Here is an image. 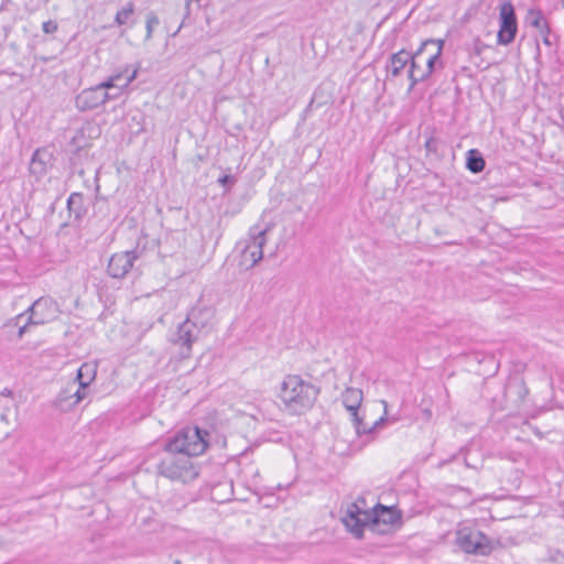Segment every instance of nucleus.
<instances>
[{
	"instance_id": "nucleus-7",
	"label": "nucleus",
	"mask_w": 564,
	"mask_h": 564,
	"mask_svg": "<svg viewBox=\"0 0 564 564\" xmlns=\"http://www.w3.org/2000/svg\"><path fill=\"white\" fill-rule=\"evenodd\" d=\"M24 314H29V323L43 325L57 317L58 307L56 302L51 297H40L24 313L19 314L12 319L14 325H19Z\"/></svg>"
},
{
	"instance_id": "nucleus-10",
	"label": "nucleus",
	"mask_w": 564,
	"mask_h": 564,
	"mask_svg": "<svg viewBox=\"0 0 564 564\" xmlns=\"http://www.w3.org/2000/svg\"><path fill=\"white\" fill-rule=\"evenodd\" d=\"M346 529L357 539H361L365 528L371 530V513L361 510L357 503H350L341 519Z\"/></svg>"
},
{
	"instance_id": "nucleus-4",
	"label": "nucleus",
	"mask_w": 564,
	"mask_h": 564,
	"mask_svg": "<svg viewBox=\"0 0 564 564\" xmlns=\"http://www.w3.org/2000/svg\"><path fill=\"white\" fill-rule=\"evenodd\" d=\"M456 543L465 553L479 556L490 555L500 545L481 531L467 528L457 532Z\"/></svg>"
},
{
	"instance_id": "nucleus-14",
	"label": "nucleus",
	"mask_w": 564,
	"mask_h": 564,
	"mask_svg": "<svg viewBox=\"0 0 564 564\" xmlns=\"http://www.w3.org/2000/svg\"><path fill=\"white\" fill-rule=\"evenodd\" d=\"M426 54L419 47L411 54V62L408 68V78L410 80L409 90L411 91L419 83L427 80L426 73L424 69L423 57Z\"/></svg>"
},
{
	"instance_id": "nucleus-30",
	"label": "nucleus",
	"mask_w": 564,
	"mask_h": 564,
	"mask_svg": "<svg viewBox=\"0 0 564 564\" xmlns=\"http://www.w3.org/2000/svg\"><path fill=\"white\" fill-rule=\"evenodd\" d=\"M87 389L88 387H83L79 384L77 390L73 392L72 397H74V400L72 401V404L74 408L87 398Z\"/></svg>"
},
{
	"instance_id": "nucleus-21",
	"label": "nucleus",
	"mask_w": 564,
	"mask_h": 564,
	"mask_svg": "<svg viewBox=\"0 0 564 564\" xmlns=\"http://www.w3.org/2000/svg\"><path fill=\"white\" fill-rule=\"evenodd\" d=\"M485 165H486L485 159L482 158L481 153L478 150L471 149L467 152L466 167L471 173L482 172L485 169Z\"/></svg>"
},
{
	"instance_id": "nucleus-28",
	"label": "nucleus",
	"mask_w": 564,
	"mask_h": 564,
	"mask_svg": "<svg viewBox=\"0 0 564 564\" xmlns=\"http://www.w3.org/2000/svg\"><path fill=\"white\" fill-rule=\"evenodd\" d=\"M132 13H133V4L128 3L127 7L122 8L121 10H119L117 12L115 20L119 25H122V24L127 23V21L129 20V18L131 17Z\"/></svg>"
},
{
	"instance_id": "nucleus-13",
	"label": "nucleus",
	"mask_w": 564,
	"mask_h": 564,
	"mask_svg": "<svg viewBox=\"0 0 564 564\" xmlns=\"http://www.w3.org/2000/svg\"><path fill=\"white\" fill-rule=\"evenodd\" d=\"M135 259L134 251L115 253L108 262L107 272L115 279H122L131 270Z\"/></svg>"
},
{
	"instance_id": "nucleus-2",
	"label": "nucleus",
	"mask_w": 564,
	"mask_h": 564,
	"mask_svg": "<svg viewBox=\"0 0 564 564\" xmlns=\"http://www.w3.org/2000/svg\"><path fill=\"white\" fill-rule=\"evenodd\" d=\"M209 433L198 426H186L165 443L166 453H180L186 457L199 456L208 447Z\"/></svg>"
},
{
	"instance_id": "nucleus-18",
	"label": "nucleus",
	"mask_w": 564,
	"mask_h": 564,
	"mask_svg": "<svg viewBox=\"0 0 564 564\" xmlns=\"http://www.w3.org/2000/svg\"><path fill=\"white\" fill-rule=\"evenodd\" d=\"M138 72H139V66H134V67H132L130 75H128L126 77L123 83H115V79L110 76L105 82L96 85V87L99 89H102V91H106L107 89L116 88V89H118V93H116L115 95H117V97H118L123 91V89H126L130 85V83H132L137 78Z\"/></svg>"
},
{
	"instance_id": "nucleus-5",
	"label": "nucleus",
	"mask_w": 564,
	"mask_h": 564,
	"mask_svg": "<svg viewBox=\"0 0 564 564\" xmlns=\"http://www.w3.org/2000/svg\"><path fill=\"white\" fill-rule=\"evenodd\" d=\"M199 334V328L189 321H183L177 325L176 330L169 338L177 360L191 358L193 344L198 340Z\"/></svg>"
},
{
	"instance_id": "nucleus-16",
	"label": "nucleus",
	"mask_w": 564,
	"mask_h": 564,
	"mask_svg": "<svg viewBox=\"0 0 564 564\" xmlns=\"http://www.w3.org/2000/svg\"><path fill=\"white\" fill-rule=\"evenodd\" d=\"M214 317V308L199 299L195 306L188 312L185 321L192 322L199 330L206 327Z\"/></svg>"
},
{
	"instance_id": "nucleus-8",
	"label": "nucleus",
	"mask_w": 564,
	"mask_h": 564,
	"mask_svg": "<svg viewBox=\"0 0 564 564\" xmlns=\"http://www.w3.org/2000/svg\"><path fill=\"white\" fill-rule=\"evenodd\" d=\"M518 32V21L514 7L510 1H505L499 9V31L497 43L509 45L516 39Z\"/></svg>"
},
{
	"instance_id": "nucleus-38",
	"label": "nucleus",
	"mask_w": 564,
	"mask_h": 564,
	"mask_svg": "<svg viewBox=\"0 0 564 564\" xmlns=\"http://www.w3.org/2000/svg\"><path fill=\"white\" fill-rule=\"evenodd\" d=\"M541 55V50H540V45H539V40L536 39V58L540 57Z\"/></svg>"
},
{
	"instance_id": "nucleus-1",
	"label": "nucleus",
	"mask_w": 564,
	"mask_h": 564,
	"mask_svg": "<svg viewBox=\"0 0 564 564\" xmlns=\"http://www.w3.org/2000/svg\"><path fill=\"white\" fill-rule=\"evenodd\" d=\"M319 394V389L297 375H289L281 383L279 397L285 409L293 414L310 410Z\"/></svg>"
},
{
	"instance_id": "nucleus-31",
	"label": "nucleus",
	"mask_w": 564,
	"mask_h": 564,
	"mask_svg": "<svg viewBox=\"0 0 564 564\" xmlns=\"http://www.w3.org/2000/svg\"><path fill=\"white\" fill-rule=\"evenodd\" d=\"M131 70V66H126L123 70L115 73L111 77L115 79V83H123L126 77L130 75Z\"/></svg>"
},
{
	"instance_id": "nucleus-24",
	"label": "nucleus",
	"mask_w": 564,
	"mask_h": 564,
	"mask_svg": "<svg viewBox=\"0 0 564 564\" xmlns=\"http://www.w3.org/2000/svg\"><path fill=\"white\" fill-rule=\"evenodd\" d=\"M44 152L36 150L33 153L31 164H30V171L31 173L35 175H43L46 173V162L44 160Z\"/></svg>"
},
{
	"instance_id": "nucleus-36",
	"label": "nucleus",
	"mask_w": 564,
	"mask_h": 564,
	"mask_svg": "<svg viewBox=\"0 0 564 564\" xmlns=\"http://www.w3.org/2000/svg\"><path fill=\"white\" fill-rule=\"evenodd\" d=\"M422 415H423V419L425 421H430L433 416V413H432V410L431 409H423L422 410Z\"/></svg>"
},
{
	"instance_id": "nucleus-23",
	"label": "nucleus",
	"mask_w": 564,
	"mask_h": 564,
	"mask_svg": "<svg viewBox=\"0 0 564 564\" xmlns=\"http://www.w3.org/2000/svg\"><path fill=\"white\" fill-rule=\"evenodd\" d=\"M73 392L69 389H65L58 393L54 401V405L63 412H67L74 409L72 401L74 397H72Z\"/></svg>"
},
{
	"instance_id": "nucleus-33",
	"label": "nucleus",
	"mask_w": 564,
	"mask_h": 564,
	"mask_svg": "<svg viewBox=\"0 0 564 564\" xmlns=\"http://www.w3.org/2000/svg\"><path fill=\"white\" fill-rule=\"evenodd\" d=\"M485 48V44L480 41V39H476L474 42V53L476 55H480L482 50Z\"/></svg>"
},
{
	"instance_id": "nucleus-35",
	"label": "nucleus",
	"mask_w": 564,
	"mask_h": 564,
	"mask_svg": "<svg viewBox=\"0 0 564 564\" xmlns=\"http://www.w3.org/2000/svg\"><path fill=\"white\" fill-rule=\"evenodd\" d=\"M30 325H33V324L29 323V318H28L24 325L19 326V330H18V338L19 339L22 338V336L26 332L28 326H30Z\"/></svg>"
},
{
	"instance_id": "nucleus-22",
	"label": "nucleus",
	"mask_w": 564,
	"mask_h": 564,
	"mask_svg": "<svg viewBox=\"0 0 564 564\" xmlns=\"http://www.w3.org/2000/svg\"><path fill=\"white\" fill-rule=\"evenodd\" d=\"M423 62L427 79L436 69L443 68V62L438 53L429 52L426 56L424 55Z\"/></svg>"
},
{
	"instance_id": "nucleus-27",
	"label": "nucleus",
	"mask_w": 564,
	"mask_h": 564,
	"mask_svg": "<svg viewBox=\"0 0 564 564\" xmlns=\"http://www.w3.org/2000/svg\"><path fill=\"white\" fill-rule=\"evenodd\" d=\"M350 414H351V419H352V423H354L356 433L358 435L371 432V430L378 424V422H376L371 429H368V426L364 422V419L359 415L358 411H352V412H350Z\"/></svg>"
},
{
	"instance_id": "nucleus-12",
	"label": "nucleus",
	"mask_w": 564,
	"mask_h": 564,
	"mask_svg": "<svg viewBox=\"0 0 564 564\" xmlns=\"http://www.w3.org/2000/svg\"><path fill=\"white\" fill-rule=\"evenodd\" d=\"M117 95H110L108 91L96 86L82 90L75 98V106L79 111H90L106 104L109 99H116Z\"/></svg>"
},
{
	"instance_id": "nucleus-34",
	"label": "nucleus",
	"mask_w": 564,
	"mask_h": 564,
	"mask_svg": "<svg viewBox=\"0 0 564 564\" xmlns=\"http://www.w3.org/2000/svg\"><path fill=\"white\" fill-rule=\"evenodd\" d=\"M218 183H220L224 186L228 184H234L235 177L232 175H223L221 177L218 178Z\"/></svg>"
},
{
	"instance_id": "nucleus-20",
	"label": "nucleus",
	"mask_w": 564,
	"mask_h": 564,
	"mask_svg": "<svg viewBox=\"0 0 564 564\" xmlns=\"http://www.w3.org/2000/svg\"><path fill=\"white\" fill-rule=\"evenodd\" d=\"M97 373V365L93 362H84L77 370L76 380L83 387H89L95 380Z\"/></svg>"
},
{
	"instance_id": "nucleus-11",
	"label": "nucleus",
	"mask_w": 564,
	"mask_h": 564,
	"mask_svg": "<svg viewBox=\"0 0 564 564\" xmlns=\"http://www.w3.org/2000/svg\"><path fill=\"white\" fill-rule=\"evenodd\" d=\"M401 512L395 507L377 505L371 513V531L387 532L395 524H401Z\"/></svg>"
},
{
	"instance_id": "nucleus-6",
	"label": "nucleus",
	"mask_w": 564,
	"mask_h": 564,
	"mask_svg": "<svg viewBox=\"0 0 564 564\" xmlns=\"http://www.w3.org/2000/svg\"><path fill=\"white\" fill-rule=\"evenodd\" d=\"M269 228L260 229L258 226L250 228L249 238L241 250L242 263L248 268L254 267L263 258V247L267 243Z\"/></svg>"
},
{
	"instance_id": "nucleus-26",
	"label": "nucleus",
	"mask_w": 564,
	"mask_h": 564,
	"mask_svg": "<svg viewBox=\"0 0 564 564\" xmlns=\"http://www.w3.org/2000/svg\"><path fill=\"white\" fill-rule=\"evenodd\" d=\"M444 44H445L444 40L430 39V40L422 42L420 48H421V51H424L425 53L433 52V53H438V55L442 56Z\"/></svg>"
},
{
	"instance_id": "nucleus-32",
	"label": "nucleus",
	"mask_w": 564,
	"mask_h": 564,
	"mask_svg": "<svg viewBox=\"0 0 564 564\" xmlns=\"http://www.w3.org/2000/svg\"><path fill=\"white\" fill-rule=\"evenodd\" d=\"M57 23L53 20H48V21H45L43 24H42V30L44 33L46 34H53L57 31Z\"/></svg>"
},
{
	"instance_id": "nucleus-37",
	"label": "nucleus",
	"mask_w": 564,
	"mask_h": 564,
	"mask_svg": "<svg viewBox=\"0 0 564 564\" xmlns=\"http://www.w3.org/2000/svg\"><path fill=\"white\" fill-rule=\"evenodd\" d=\"M13 392L12 390L8 389V388H4L1 392H0V395H3V397H12Z\"/></svg>"
},
{
	"instance_id": "nucleus-39",
	"label": "nucleus",
	"mask_w": 564,
	"mask_h": 564,
	"mask_svg": "<svg viewBox=\"0 0 564 564\" xmlns=\"http://www.w3.org/2000/svg\"><path fill=\"white\" fill-rule=\"evenodd\" d=\"M0 420L3 421V422H7L8 421V415L6 413H2L0 415Z\"/></svg>"
},
{
	"instance_id": "nucleus-15",
	"label": "nucleus",
	"mask_w": 564,
	"mask_h": 564,
	"mask_svg": "<svg viewBox=\"0 0 564 564\" xmlns=\"http://www.w3.org/2000/svg\"><path fill=\"white\" fill-rule=\"evenodd\" d=\"M411 54L412 52L400 50L389 56L386 64L387 79H394L399 77L405 68H409Z\"/></svg>"
},
{
	"instance_id": "nucleus-40",
	"label": "nucleus",
	"mask_w": 564,
	"mask_h": 564,
	"mask_svg": "<svg viewBox=\"0 0 564 564\" xmlns=\"http://www.w3.org/2000/svg\"><path fill=\"white\" fill-rule=\"evenodd\" d=\"M563 7H564V0H563Z\"/></svg>"
},
{
	"instance_id": "nucleus-19",
	"label": "nucleus",
	"mask_w": 564,
	"mask_h": 564,
	"mask_svg": "<svg viewBox=\"0 0 564 564\" xmlns=\"http://www.w3.org/2000/svg\"><path fill=\"white\" fill-rule=\"evenodd\" d=\"M341 399H343V404L347 409V411H349V412L358 411V409L362 402V399H364V393L360 389L347 388L343 392Z\"/></svg>"
},
{
	"instance_id": "nucleus-9",
	"label": "nucleus",
	"mask_w": 564,
	"mask_h": 564,
	"mask_svg": "<svg viewBox=\"0 0 564 564\" xmlns=\"http://www.w3.org/2000/svg\"><path fill=\"white\" fill-rule=\"evenodd\" d=\"M524 23L528 26L536 30L539 36L546 47L552 48L554 45H556L558 39L554 33H552L550 23L541 9H528L524 17Z\"/></svg>"
},
{
	"instance_id": "nucleus-3",
	"label": "nucleus",
	"mask_w": 564,
	"mask_h": 564,
	"mask_svg": "<svg viewBox=\"0 0 564 564\" xmlns=\"http://www.w3.org/2000/svg\"><path fill=\"white\" fill-rule=\"evenodd\" d=\"M158 474L184 484L194 480L198 476L191 459L180 453H167L158 465Z\"/></svg>"
},
{
	"instance_id": "nucleus-29",
	"label": "nucleus",
	"mask_w": 564,
	"mask_h": 564,
	"mask_svg": "<svg viewBox=\"0 0 564 564\" xmlns=\"http://www.w3.org/2000/svg\"><path fill=\"white\" fill-rule=\"evenodd\" d=\"M159 23H160L159 18L154 13H150L147 17V36H145L147 40L152 37L153 29Z\"/></svg>"
},
{
	"instance_id": "nucleus-25",
	"label": "nucleus",
	"mask_w": 564,
	"mask_h": 564,
	"mask_svg": "<svg viewBox=\"0 0 564 564\" xmlns=\"http://www.w3.org/2000/svg\"><path fill=\"white\" fill-rule=\"evenodd\" d=\"M508 393H516L520 400H523L529 390L522 379L510 380L507 386Z\"/></svg>"
},
{
	"instance_id": "nucleus-17",
	"label": "nucleus",
	"mask_w": 564,
	"mask_h": 564,
	"mask_svg": "<svg viewBox=\"0 0 564 564\" xmlns=\"http://www.w3.org/2000/svg\"><path fill=\"white\" fill-rule=\"evenodd\" d=\"M67 209L76 221H80L88 212V205L82 193H72L67 199Z\"/></svg>"
}]
</instances>
